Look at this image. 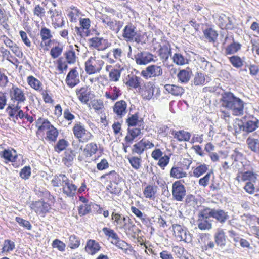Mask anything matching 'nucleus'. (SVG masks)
Listing matches in <instances>:
<instances>
[{"label":"nucleus","mask_w":259,"mask_h":259,"mask_svg":"<svg viewBox=\"0 0 259 259\" xmlns=\"http://www.w3.org/2000/svg\"><path fill=\"white\" fill-rule=\"evenodd\" d=\"M221 106L231 111L234 116H242L244 114V102L230 92L222 94L220 99Z\"/></svg>","instance_id":"nucleus-1"},{"label":"nucleus","mask_w":259,"mask_h":259,"mask_svg":"<svg viewBox=\"0 0 259 259\" xmlns=\"http://www.w3.org/2000/svg\"><path fill=\"white\" fill-rule=\"evenodd\" d=\"M72 132L74 137L81 143L88 142L93 137L92 133L87 130L84 125L80 122H77L74 124Z\"/></svg>","instance_id":"nucleus-2"},{"label":"nucleus","mask_w":259,"mask_h":259,"mask_svg":"<svg viewBox=\"0 0 259 259\" xmlns=\"http://www.w3.org/2000/svg\"><path fill=\"white\" fill-rule=\"evenodd\" d=\"M210 218L207 208L200 210L198 214L197 220L198 228L201 230H211L212 228L213 220Z\"/></svg>","instance_id":"nucleus-3"},{"label":"nucleus","mask_w":259,"mask_h":259,"mask_svg":"<svg viewBox=\"0 0 259 259\" xmlns=\"http://www.w3.org/2000/svg\"><path fill=\"white\" fill-rule=\"evenodd\" d=\"M9 93L12 103L21 105L26 101L24 90L16 85H13Z\"/></svg>","instance_id":"nucleus-4"},{"label":"nucleus","mask_w":259,"mask_h":259,"mask_svg":"<svg viewBox=\"0 0 259 259\" xmlns=\"http://www.w3.org/2000/svg\"><path fill=\"white\" fill-rule=\"evenodd\" d=\"M140 36L136 27L131 24L126 25L123 29L122 37L126 41L139 42Z\"/></svg>","instance_id":"nucleus-5"},{"label":"nucleus","mask_w":259,"mask_h":259,"mask_svg":"<svg viewBox=\"0 0 259 259\" xmlns=\"http://www.w3.org/2000/svg\"><path fill=\"white\" fill-rule=\"evenodd\" d=\"M186 195V190L181 180L175 182L172 185V195L174 200L183 201Z\"/></svg>","instance_id":"nucleus-6"},{"label":"nucleus","mask_w":259,"mask_h":259,"mask_svg":"<svg viewBox=\"0 0 259 259\" xmlns=\"http://www.w3.org/2000/svg\"><path fill=\"white\" fill-rule=\"evenodd\" d=\"M172 227L175 236L180 241H184L187 243L192 241L191 235L186 228L178 224H173Z\"/></svg>","instance_id":"nucleus-7"},{"label":"nucleus","mask_w":259,"mask_h":259,"mask_svg":"<svg viewBox=\"0 0 259 259\" xmlns=\"http://www.w3.org/2000/svg\"><path fill=\"white\" fill-rule=\"evenodd\" d=\"M102 61H99L94 58H90L85 63V70L89 74H93L98 72L102 69Z\"/></svg>","instance_id":"nucleus-8"},{"label":"nucleus","mask_w":259,"mask_h":259,"mask_svg":"<svg viewBox=\"0 0 259 259\" xmlns=\"http://www.w3.org/2000/svg\"><path fill=\"white\" fill-rule=\"evenodd\" d=\"M163 73L161 66L156 65H151L141 72V75L146 79L161 76Z\"/></svg>","instance_id":"nucleus-9"},{"label":"nucleus","mask_w":259,"mask_h":259,"mask_svg":"<svg viewBox=\"0 0 259 259\" xmlns=\"http://www.w3.org/2000/svg\"><path fill=\"white\" fill-rule=\"evenodd\" d=\"M244 170L240 171L241 181L254 182L257 179V174L250 165L244 166Z\"/></svg>","instance_id":"nucleus-10"},{"label":"nucleus","mask_w":259,"mask_h":259,"mask_svg":"<svg viewBox=\"0 0 259 259\" xmlns=\"http://www.w3.org/2000/svg\"><path fill=\"white\" fill-rule=\"evenodd\" d=\"M211 217L215 219L221 224L225 223L229 219L228 212L220 209H213L206 207Z\"/></svg>","instance_id":"nucleus-11"},{"label":"nucleus","mask_w":259,"mask_h":259,"mask_svg":"<svg viewBox=\"0 0 259 259\" xmlns=\"http://www.w3.org/2000/svg\"><path fill=\"white\" fill-rule=\"evenodd\" d=\"M135 60L139 65H146L151 62L155 61L153 55L146 51L138 53L135 56Z\"/></svg>","instance_id":"nucleus-12"},{"label":"nucleus","mask_w":259,"mask_h":259,"mask_svg":"<svg viewBox=\"0 0 259 259\" xmlns=\"http://www.w3.org/2000/svg\"><path fill=\"white\" fill-rule=\"evenodd\" d=\"M126 102L123 100L116 102L113 106V112L118 118H122L127 113Z\"/></svg>","instance_id":"nucleus-13"},{"label":"nucleus","mask_w":259,"mask_h":259,"mask_svg":"<svg viewBox=\"0 0 259 259\" xmlns=\"http://www.w3.org/2000/svg\"><path fill=\"white\" fill-rule=\"evenodd\" d=\"M40 35L41 38L40 46L44 50H48V47L51 44V38L52 35L50 29L47 28H42L40 31Z\"/></svg>","instance_id":"nucleus-14"},{"label":"nucleus","mask_w":259,"mask_h":259,"mask_svg":"<svg viewBox=\"0 0 259 259\" xmlns=\"http://www.w3.org/2000/svg\"><path fill=\"white\" fill-rule=\"evenodd\" d=\"M65 81L67 85L70 88H73L79 83V73L75 68L69 72Z\"/></svg>","instance_id":"nucleus-15"},{"label":"nucleus","mask_w":259,"mask_h":259,"mask_svg":"<svg viewBox=\"0 0 259 259\" xmlns=\"http://www.w3.org/2000/svg\"><path fill=\"white\" fill-rule=\"evenodd\" d=\"M171 47L170 44L167 41L163 42L162 44L160 45V48L159 50V56L160 59L163 62L168 60L169 57L171 56Z\"/></svg>","instance_id":"nucleus-16"},{"label":"nucleus","mask_w":259,"mask_h":259,"mask_svg":"<svg viewBox=\"0 0 259 259\" xmlns=\"http://www.w3.org/2000/svg\"><path fill=\"white\" fill-rule=\"evenodd\" d=\"M122 228L126 235L134 238H136L138 234L141 232V230L135 224H133L130 219V221H127Z\"/></svg>","instance_id":"nucleus-17"},{"label":"nucleus","mask_w":259,"mask_h":259,"mask_svg":"<svg viewBox=\"0 0 259 259\" xmlns=\"http://www.w3.org/2000/svg\"><path fill=\"white\" fill-rule=\"evenodd\" d=\"M90 46L98 50H104L107 47V40L100 37H93L89 40Z\"/></svg>","instance_id":"nucleus-18"},{"label":"nucleus","mask_w":259,"mask_h":259,"mask_svg":"<svg viewBox=\"0 0 259 259\" xmlns=\"http://www.w3.org/2000/svg\"><path fill=\"white\" fill-rule=\"evenodd\" d=\"M79 100L84 104H86L91 98V91L88 87H83L76 91Z\"/></svg>","instance_id":"nucleus-19"},{"label":"nucleus","mask_w":259,"mask_h":259,"mask_svg":"<svg viewBox=\"0 0 259 259\" xmlns=\"http://www.w3.org/2000/svg\"><path fill=\"white\" fill-rule=\"evenodd\" d=\"M80 28L76 27L77 33L79 34L81 37L88 36L89 31L88 29L90 27V20L89 18L80 19L79 21Z\"/></svg>","instance_id":"nucleus-20"},{"label":"nucleus","mask_w":259,"mask_h":259,"mask_svg":"<svg viewBox=\"0 0 259 259\" xmlns=\"http://www.w3.org/2000/svg\"><path fill=\"white\" fill-rule=\"evenodd\" d=\"M192 76V72L189 67L185 69L180 70L177 74L178 81L182 83H187L190 80Z\"/></svg>","instance_id":"nucleus-21"},{"label":"nucleus","mask_w":259,"mask_h":259,"mask_svg":"<svg viewBox=\"0 0 259 259\" xmlns=\"http://www.w3.org/2000/svg\"><path fill=\"white\" fill-rule=\"evenodd\" d=\"M77 188V186L68 179L62 187L63 193L68 197H72L75 194Z\"/></svg>","instance_id":"nucleus-22"},{"label":"nucleus","mask_w":259,"mask_h":259,"mask_svg":"<svg viewBox=\"0 0 259 259\" xmlns=\"http://www.w3.org/2000/svg\"><path fill=\"white\" fill-rule=\"evenodd\" d=\"M245 132L251 133L259 127V120L251 117L247 121H245Z\"/></svg>","instance_id":"nucleus-23"},{"label":"nucleus","mask_w":259,"mask_h":259,"mask_svg":"<svg viewBox=\"0 0 259 259\" xmlns=\"http://www.w3.org/2000/svg\"><path fill=\"white\" fill-rule=\"evenodd\" d=\"M112 220H114V224L118 225L119 228H122L127 221H130L128 217H124L122 214L113 212L111 215Z\"/></svg>","instance_id":"nucleus-24"},{"label":"nucleus","mask_w":259,"mask_h":259,"mask_svg":"<svg viewBox=\"0 0 259 259\" xmlns=\"http://www.w3.org/2000/svg\"><path fill=\"white\" fill-rule=\"evenodd\" d=\"M99 244L94 240H89L85 247V251L90 254L93 255L100 249Z\"/></svg>","instance_id":"nucleus-25"},{"label":"nucleus","mask_w":259,"mask_h":259,"mask_svg":"<svg viewBox=\"0 0 259 259\" xmlns=\"http://www.w3.org/2000/svg\"><path fill=\"white\" fill-rule=\"evenodd\" d=\"M102 22L105 27H108L110 29L119 30V22L112 19L111 17H100Z\"/></svg>","instance_id":"nucleus-26"},{"label":"nucleus","mask_w":259,"mask_h":259,"mask_svg":"<svg viewBox=\"0 0 259 259\" xmlns=\"http://www.w3.org/2000/svg\"><path fill=\"white\" fill-rule=\"evenodd\" d=\"M205 39L209 42L214 43L217 39L218 34L217 31L211 28H208L203 31Z\"/></svg>","instance_id":"nucleus-27"},{"label":"nucleus","mask_w":259,"mask_h":259,"mask_svg":"<svg viewBox=\"0 0 259 259\" xmlns=\"http://www.w3.org/2000/svg\"><path fill=\"white\" fill-rule=\"evenodd\" d=\"M49 208V204L43 201H36L34 204V210L39 214L46 213L48 211Z\"/></svg>","instance_id":"nucleus-28"},{"label":"nucleus","mask_w":259,"mask_h":259,"mask_svg":"<svg viewBox=\"0 0 259 259\" xmlns=\"http://www.w3.org/2000/svg\"><path fill=\"white\" fill-rule=\"evenodd\" d=\"M157 187L156 186L148 185L143 190V194L146 198L154 200L157 192Z\"/></svg>","instance_id":"nucleus-29"},{"label":"nucleus","mask_w":259,"mask_h":259,"mask_svg":"<svg viewBox=\"0 0 259 259\" xmlns=\"http://www.w3.org/2000/svg\"><path fill=\"white\" fill-rule=\"evenodd\" d=\"M121 95L120 90L116 86L111 87V91L106 92L105 96L113 101L116 100Z\"/></svg>","instance_id":"nucleus-30"},{"label":"nucleus","mask_w":259,"mask_h":259,"mask_svg":"<svg viewBox=\"0 0 259 259\" xmlns=\"http://www.w3.org/2000/svg\"><path fill=\"white\" fill-rule=\"evenodd\" d=\"M164 88L169 93L175 96H181L184 92V90L182 87L174 84H167L165 85Z\"/></svg>","instance_id":"nucleus-31"},{"label":"nucleus","mask_w":259,"mask_h":259,"mask_svg":"<svg viewBox=\"0 0 259 259\" xmlns=\"http://www.w3.org/2000/svg\"><path fill=\"white\" fill-rule=\"evenodd\" d=\"M248 147L252 151L258 153L259 150V139L254 137H249L246 140Z\"/></svg>","instance_id":"nucleus-32"},{"label":"nucleus","mask_w":259,"mask_h":259,"mask_svg":"<svg viewBox=\"0 0 259 259\" xmlns=\"http://www.w3.org/2000/svg\"><path fill=\"white\" fill-rule=\"evenodd\" d=\"M172 134L174 135V138L179 142L188 141L191 137L190 133L184 130L173 131Z\"/></svg>","instance_id":"nucleus-33"},{"label":"nucleus","mask_w":259,"mask_h":259,"mask_svg":"<svg viewBox=\"0 0 259 259\" xmlns=\"http://www.w3.org/2000/svg\"><path fill=\"white\" fill-rule=\"evenodd\" d=\"M68 178L63 174L56 176L51 181L52 185L54 187H63Z\"/></svg>","instance_id":"nucleus-34"},{"label":"nucleus","mask_w":259,"mask_h":259,"mask_svg":"<svg viewBox=\"0 0 259 259\" xmlns=\"http://www.w3.org/2000/svg\"><path fill=\"white\" fill-rule=\"evenodd\" d=\"M98 150V147L96 143H90L85 145L83 152L86 157H90L95 154Z\"/></svg>","instance_id":"nucleus-35"},{"label":"nucleus","mask_w":259,"mask_h":259,"mask_svg":"<svg viewBox=\"0 0 259 259\" xmlns=\"http://www.w3.org/2000/svg\"><path fill=\"white\" fill-rule=\"evenodd\" d=\"M154 87L152 82H149L145 85V90L142 93L143 98L146 100H150L154 93Z\"/></svg>","instance_id":"nucleus-36"},{"label":"nucleus","mask_w":259,"mask_h":259,"mask_svg":"<svg viewBox=\"0 0 259 259\" xmlns=\"http://www.w3.org/2000/svg\"><path fill=\"white\" fill-rule=\"evenodd\" d=\"M215 242L217 244L223 248L226 244V238L225 232L223 230H219L214 235Z\"/></svg>","instance_id":"nucleus-37"},{"label":"nucleus","mask_w":259,"mask_h":259,"mask_svg":"<svg viewBox=\"0 0 259 259\" xmlns=\"http://www.w3.org/2000/svg\"><path fill=\"white\" fill-rule=\"evenodd\" d=\"M170 175L171 177L180 179L186 177L187 173L183 170L182 168L174 166L171 169Z\"/></svg>","instance_id":"nucleus-38"},{"label":"nucleus","mask_w":259,"mask_h":259,"mask_svg":"<svg viewBox=\"0 0 259 259\" xmlns=\"http://www.w3.org/2000/svg\"><path fill=\"white\" fill-rule=\"evenodd\" d=\"M172 60L177 65L182 66L189 63L188 60L180 53H175L172 56Z\"/></svg>","instance_id":"nucleus-39"},{"label":"nucleus","mask_w":259,"mask_h":259,"mask_svg":"<svg viewBox=\"0 0 259 259\" xmlns=\"http://www.w3.org/2000/svg\"><path fill=\"white\" fill-rule=\"evenodd\" d=\"M27 81L29 85L35 90L40 91L42 89V83L33 76H28Z\"/></svg>","instance_id":"nucleus-40"},{"label":"nucleus","mask_w":259,"mask_h":259,"mask_svg":"<svg viewBox=\"0 0 259 259\" xmlns=\"http://www.w3.org/2000/svg\"><path fill=\"white\" fill-rule=\"evenodd\" d=\"M241 45L240 44L233 41L226 47L225 53L226 55L235 54L241 49Z\"/></svg>","instance_id":"nucleus-41"},{"label":"nucleus","mask_w":259,"mask_h":259,"mask_svg":"<svg viewBox=\"0 0 259 259\" xmlns=\"http://www.w3.org/2000/svg\"><path fill=\"white\" fill-rule=\"evenodd\" d=\"M111 243L118 248L122 250L125 253H127L128 244L124 241L120 239L119 237L115 240H112Z\"/></svg>","instance_id":"nucleus-42"},{"label":"nucleus","mask_w":259,"mask_h":259,"mask_svg":"<svg viewBox=\"0 0 259 259\" xmlns=\"http://www.w3.org/2000/svg\"><path fill=\"white\" fill-rule=\"evenodd\" d=\"M128 80L126 84L133 88H137L140 86L141 78L134 75H128Z\"/></svg>","instance_id":"nucleus-43"},{"label":"nucleus","mask_w":259,"mask_h":259,"mask_svg":"<svg viewBox=\"0 0 259 259\" xmlns=\"http://www.w3.org/2000/svg\"><path fill=\"white\" fill-rule=\"evenodd\" d=\"M235 133L237 134H240L242 132H245V121L239 119H236L234 124Z\"/></svg>","instance_id":"nucleus-44"},{"label":"nucleus","mask_w":259,"mask_h":259,"mask_svg":"<svg viewBox=\"0 0 259 259\" xmlns=\"http://www.w3.org/2000/svg\"><path fill=\"white\" fill-rule=\"evenodd\" d=\"M2 157L9 161L13 162L17 158V155L15 150H5L3 152Z\"/></svg>","instance_id":"nucleus-45"},{"label":"nucleus","mask_w":259,"mask_h":259,"mask_svg":"<svg viewBox=\"0 0 259 259\" xmlns=\"http://www.w3.org/2000/svg\"><path fill=\"white\" fill-rule=\"evenodd\" d=\"M122 69H112L109 74V80L111 81L117 82L119 81L121 76Z\"/></svg>","instance_id":"nucleus-46"},{"label":"nucleus","mask_w":259,"mask_h":259,"mask_svg":"<svg viewBox=\"0 0 259 259\" xmlns=\"http://www.w3.org/2000/svg\"><path fill=\"white\" fill-rule=\"evenodd\" d=\"M217 23L221 28H230L232 24L229 17H218Z\"/></svg>","instance_id":"nucleus-47"},{"label":"nucleus","mask_w":259,"mask_h":259,"mask_svg":"<svg viewBox=\"0 0 259 259\" xmlns=\"http://www.w3.org/2000/svg\"><path fill=\"white\" fill-rule=\"evenodd\" d=\"M126 122L128 126H134L137 125L140 120L139 119L138 113H135L134 114L129 115L128 118L126 119Z\"/></svg>","instance_id":"nucleus-48"},{"label":"nucleus","mask_w":259,"mask_h":259,"mask_svg":"<svg viewBox=\"0 0 259 259\" xmlns=\"http://www.w3.org/2000/svg\"><path fill=\"white\" fill-rule=\"evenodd\" d=\"M207 169L208 168L206 164H201L194 169L193 171V175L194 177L198 178L205 173Z\"/></svg>","instance_id":"nucleus-49"},{"label":"nucleus","mask_w":259,"mask_h":259,"mask_svg":"<svg viewBox=\"0 0 259 259\" xmlns=\"http://www.w3.org/2000/svg\"><path fill=\"white\" fill-rule=\"evenodd\" d=\"M21 109V105L14 103H10L7 108L9 115L11 117H14L17 114V112Z\"/></svg>","instance_id":"nucleus-50"},{"label":"nucleus","mask_w":259,"mask_h":259,"mask_svg":"<svg viewBox=\"0 0 259 259\" xmlns=\"http://www.w3.org/2000/svg\"><path fill=\"white\" fill-rule=\"evenodd\" d=\"M58 136V132L57 130L53 126L48 130L47 133V138L52 141H55Z\"/></svg>","instance_id":"nucleus-51"},{"label":"nucleus","mask_w":259,"mask_h":259,"mask_svg":"<svg viewBox=\"0 0 259 259\" xmlns=\"http://www.w3.org/2000/svg\"><path fill=\"white\" fill-rule=\"evenodd\" d=\"M64 55L68 63L73 64L75 62L76 56L74 51L72 50H68L65 52Z\"/></svg>","instance_id":"nucleus-52"},{"label":"nucleus","mask_w":259,"mask_h":259,"mask_svg":"<svg viewBox=\"0 0 259 259\" xmlns=\"http://www.w3.org/2000/svg\"><path fill=\"white\" fill-rule=\"evenodd\" d=\"M129 162L135 169H139L141 167V159L137 157H132L128 158Z\"/></svg>","instance_id":"nucleus-53"},{"label":"nucleus","mask_w":259,"mask_h":259,"mask_svg":"<svg viewBox=\"0 0 259 259\" xmlns=\"http://www.w3.org/2000/svg\"><path fill=\"white\" fill-rule=\"evenodd\" d=\"M74 157L75 155L72 151H66L65 152V156L63 158V161L65 164L67 166L71 165V162L73 160Z\"/></svg>","instance_id":"nucleus-54"},{"label":"nucleus","mask_w":259,"mask_h":259,"mask_svg":"<svg viewBox=\"0 0 259 259\" xmlns=\"http://www.w3.org/2000/svg\"><path fill=\"white\" fill-rule=\"evenodd\" d=\"M69 247L71 249L78 248L80 245V240L75 235H71L69 237Z\"/></svg>","instance_id":"nucleus-55"},{"label":"nucleus","mask_w":259,"mask_h":259,"mask_svg":"<svg viewBox=\"0 0 259 259\" xmlns=\"http://www.w3.org/2000/svg\"><path fill=\"white\" fill-rule=\"evenodd\" d=\"M102 231L106 236L112 238L113 240H115L119 237L113 230L110 228L104 227L103 228Z\"/></svg>","instance_id":"nucleus-56"},{"label":"nucleus","mask_w":259,"mask_h":259,"mask_svg":"<svg viewBox=\"0 0 259 259\" xmlns=\"http://www.w3.org/2000/svg\"><path fill=\"white\" fill-rule=\"evenodd\" d=\"M68 145L67 142L64 139L59 140L56 145L55 146V150L57 152H60L64 150Z\"/></svg>","instance_id":"nucleus-57"},{"label":"nucleus","mask_w":259,"mask_h":259,"mask_svg":"<svg viewBox=\"0 0 259 259\" xmlns=\"http://www.w3.org/2000/svg\"><path fill=\"white\" fill-rule=\"evenodd\" d=\"M229 60L235 67L239 68L243 65V62L241 58L237 56H233L230 57Z\"/></svg>","instance_id":"nucleus-58"},{"label":"nucleus","mask_w":259,"mask_h":259,"mask_svg":"<svg viewBox=\"0 0 259 259\" xmlns=\"http://www.w3.org/2000/svg\"><path fill=\"white\" fill-rule=\"evenodd\" d=\"M15 248V243L10 240H6L4 242L3 252H9L13 250Z\"/></svg>","instance_id":"nucleus-59"},{"label":"nucleus","mask_w":259,"mask_h":259,"mask_svg":"<svg viewBox=\"0 0 259 259\" xmlns=\"http://www.w3.org/2000/svg\"><path fill=\"white\" fill-rule=\"evenodd\" d=\"M212 174V172H208L203 177L200 178L198 181L199 185L203 187L207 186L210 182Z\"/></svg>","instance_id":"nucleus-60"},{"label":"nucleus","mask_w":259,"mask_h":259,"mask_svg":"<svg viewBox=\"0 0 259 259\" xmlns=\"http://www.w3.org/2000/svg\"><path fill=\"white\" fill-rule=\"evenodd\" d=\"M205 78L204 75L201 73H197L194 78L193 83L195 85H200L204 84Z\"/></svg>","instance_id":"nucleus-61"},{"label":"nucleus","mask_w":259,"mask_h":259,"mask_svg":"<svg viewBox=\"0 0 259 259\" xmlns=\"http://www.w3.org/2000/svg\"><path fill=\"white\" fill-rule=\"evenodd\" d=\"M15 220L20 226L26 228L28 230H31L32 226L28 221L18 217L15 218Z\"/></svg>","instance_id":"nucleus-62"},{"label":"nucleus","mask_w":259,"mask_h":259,"mask_svg":"<svg viewBox=\"0 0 259 259\" xmlns=\"http://www.w3.org/2000/svg\"><path fill=\"white\" fill-rule=\"evenodd\" d=\"M144 150L145 148L143 145V143L140 141L138 143L134 145L132 152L139 155H141L143 153Z\"/></svg>","instance_id":"nucleus-63"},{"label":"nucleus","mask_w":259,"mask_h":259,"mask_svg":"<svg viewBox=\"0 0 259 259\" xmlns=\"http://www.w3.org/2000/svg\"><path fill=\"white\" fill-rule=\"evenodd\" d=\"M211 237L209 234L203 233L199 234L198 235V241L202 246H204L205 244L209 241V238Z\"/></svg>","instance_id":"nucleus-64"}]
</instances>
